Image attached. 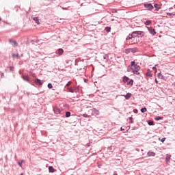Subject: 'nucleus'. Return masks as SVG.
I'll list each match as a JSON object with an SVG mask.
<instances>
[{"instance_id": "obj_23", "label": "nucleus", "mask_w": 175, "mask_h": 175, "mask_svg": "<svg viewBox=\"0 0 175 175\" xmlns=\"http://www.w3.org/2000/svg\"><path fill=\"white\" fill-rule=\"evenodd\" d=\"M162 118H163L157 116L155 118V120H156V121H159V120H162Z\"/></svg>"}, {"instance_id": "obj_21", "label": "nucleus", "mask_w": 175, "mask_h": 175, "mask_svg": "<svg viewBox=\"0 0 175 175\" xmlns=\"http://www.w3.org/2000/svg\"><path fill=\"white\" fill-rule=\"evenodd\" d=\"M105 31H106L107 32H110L111 28H110V27H105Z\"/></svg>"}, {"instance_id": "obj_44", "label": "nucleus", "mask_w": 175, "mask_h": 175, "mask_svg": "<svg viewBox=\"0 0 175 175\" xmlns=\"http://www.w3.org/2000/svg\"><path fill=\"white\" fill-rule=\"evenodd\" d=\"M83 117H87V115H83Z\"/></svg>"}, {"instance_id": "obj_13", "label": "nucleus", "mask_w": 175, "mask_h": 175, "mask_svg": "<svg viewBox=\"0 0 175 175\" xmlns=\"http://www.w3.org/2000/svg\"><path fill=\"white\" fill-rule=\"evenodd\" d=\"M154 6L157 11H158V10H159V9H161V6L159 4H154Z\"/></svg>"}, {"instance_id": "obj_3", "label": "nucleus", "mask_w": 175, "mask_h": 175, "mask_svg": "<svg viewBox=\"0 0 175 175\" xmlns=\"http://www.w3.org/2000/svg\"><path fill=\"white\" fill-rule=\"evenodd\" d=\"M144 8L148 10H152V9H154V6L151 3L144 4Z\"/></svg>"}, {"instance_id": "obj_4", "label": "nucleus", "mask_w": 175, "mask_h": 175, "mask_svg": "<svg viewBox=\"0 0 175 175\" xmlns=\"http://www.w3.org/2000/svg\"><path fill=\"white\" fill-rule=\"evenodd\" d=\"M148 29L151 35H156L157 32H155V29L152 27H148Z\"/></svg>"}, {"instance_id": "obj_42", "label": "nucleus", "mask_w": 175, "mask_h": 175, "mask_svg": "<svg viewBox=\"0 0 175 175\" xmlns=\"http://www.w3.org/2000/svg\"><path fill=\"white\" fill-rule=\"evenodd\" d=\"M113 175H118L117 173H114Z\"/></svg>"}, {"instance_id": "obj_2", "label": "nucleus", "mask_w": 175, "mask_h": 175, "mask_svg": "<svg viewBox=\"0 0 175 175\" xmlns=\"http://www.w3.org/2000/svg\"><path fill=\"white\" fill-rule=\"evenodd\" d=\"M131 69L134 75H139V71L140 70V66L135 64V62H131Z\"/></svg>"}, {"instance_id": "obj_26", "label": "nucleus", "mask_w": 175, "mask_h": 175, "mask_svg": "<svg viewBox=\"0 0 175 175\" xmlns=\"http://www.w3.org/2000/svg\"><path fill=\"white\" fill-rule=\"evenodd\" d=\"M48 88H49V90H51V88H53V85L51 83H49Z\"/></svg>"}, {"instance_id": "obj_11", "label": "nucleus", "mask_w": 175, "mask_h": 175, "mask_svg": "<svg viewBox=\"0 0 175 175\" xmlns=\"http://www.w3.org/2000/svg\"><path fill=\"white\" fill-rule=\"evenodd\" d=\"M132 96L131 93H127L126 95L124 96L125 99H129Z\"/></svg>"}, {"instance_id": "obj_41", "label": "nucleus", "mask_w": 175, "mask_h": 175, "mask_svg": "<svg viewBox=\"0 0 175 175\" xmlns=\"http://www.w3.org/2000/svg\"><path fill=\"white\" fill-rule=\"evenodd\" d=\"M146 76H150V74L147 73V74H146Z\"/></svg>"}, {"instance_id": "obj_18", "label": "nucleus", "mask_w": 175, "mask_h": 175, "mask_svg": "<svg viewBox=\"0 0 175 175\" xmlns=\"http://www.w3.org/2000/svg\"><path fill=\"white\" fill-rule=\"evenodd\" d=\"M128 85H131V86H132V85H133V80H130L129 81V82L128 83Z\"/></svg>"}, {"instance_id": "obj_31", "label": "nucleus", "mask_w": 175, "mask_h": 175, "mask_svg": "<svg viewBox=\"0 0 175 175\" xmlns=\"http://www.w3.org/2000/svg\"><path fill=\"white\" fill-rule=\"evenodd\" d=\"M14 44V47L17 46V42L16 41H13Z\"/></svg>"}, {"instance_id": "obj_16", "label": "nucleus", "mask_w": 175, "mask_h": 175, "mask_svg": "<svg viewBox=\"0 0 175 175\" xmlns=\"http://www.w3.org/2000/svg\"><path fill=\"white\" fill-rule=\"evenodd\" d=\"M33 20L35 21V23H36V24L39 25L40 23H39V19L38 18V17H34L33 18Z\"/></svg>"}, {"instance_id": "obj_36", "label": "nucleus", "mask_w": 175, "mask_h": 175, "mask_svg": "<svg viewBox=\"0 0 175 175\" xmlns=\"http://www.w3.org/2000/svg\"><path fill=\"white\" fill-rule=\"evenodd\" d=\"M10 43H13V40H10Z\"/></svg>"}, {"instance_id": "obj_28", "label": "nucleus", "mask_w": 175, "mask_h": 175, "mask_svg": "<svg viewBox=\"0 0 175 175\" xmlns=\"http://www.w3.org/2000/svg\"><path fill=\"white\" fill-rule=\"evenodd\" d=\"M148 125H154V122H152V121H149V122H148Z\"/></svg>"}, {"instance_id": "obj_5", "label": "nucleus", "mask_w": 175, "mask_h": 175, "mask_svg": "<svg viewBox=\"0 0 175 175\" xmlns=\"http://www.w3.org/2000/svg\"><path fill=\"white\" fill-rule=\"evenodd\" d=\"M53 111L55 113V114H59V113H61V110L57 107L53 108Z\"/></svg>"}, {"instance_id": "obj_1", "label": "nucleus", "mask_w": 175, "mask_h": 175, "mask_svg": "<svg viewBox=\"0 0 175 175\" xmlns=\"http://www.w3.org/2000/svg\"><path fill=\"white\" fill-rule=\"evenodd\" d=\"M142 33H144L142 31H133L132 34H129L127 38H126V42L129 40H131V39H135L136 37L139 36V35H142Z\"/></svg>"}, {"instance_id": "obj_9", "label": "nucleus", "mask_w": 175, "mask_h": 175, "mask_svg": "<svg viewBox=\"0 0 175 175\" xmlns=\"http://www.w3.org/2000/svg\"><path fill=\"white\" fill-rule=\"evenodd\" d=\"M155 152H152V151H149L148 152V157H155Z\"/></svg>"}, {"instance_id": "obj_17", "label": "nucleus", "mask_w": 175, "mask_h": 175, "mask_svg": "<svg viewBox=\"0 0 175 175\" xmlns=\"http://www.w3.org/2000/svg\"><path fill=\"white\" fill-rule=\"evenodd\" d=\"M49 170L50 173H54L55 170L53 169V167L52 166H49Z\"/></svg>"}, {"instance_id": "obj_32", "label": "nucleus", "mask_w": 175, "mask_h": 175, "mask_svg": "<svg viewBox=\"0 0 175 175\" xmlns=\"http://www.w3.org/2000/svg\"><path fill=\"white\" fill-rule=\"evenodd\" d=\"M165 140H166V138H162L161 142H162V143H163V142H165Z\"/></svg>"}, {"instance_id": "obj_34", "label": "nucleus", "mask_w": 175, "mask_h": 175, "mask_svg": "<svg viewBox=\"0 0 175 175\" xmlns=\"http://www.w3.org/2000/svg\"><path fill=\"white\" fill-rule=\"evenodd\" d=\"M167 16H173V14H172V13H167Z\"/></svg>"}, {"instance_id": "obj_39", "label": "nucleus", "mask_w": 175, "mask_h": 175, "mask_svg": "<svg viewBox=\"0 0 175 175\" xmlns=\"http://www.w3.org/2000/svg\"><path fill=\"white\" fill-rule=\"evenodd\" d=\"M121 131H125V129H122V127H121Z\"/></svg>"}, {"instance_id": "obj_24", "label": "nucleus", "mask_w": 175, "mask_h": 175, "mask_svg": "<svg viewBox=\"0 0 175 175\" xmlns=\"http://www.w3.org/2000/svg\"><path fill=\"white\" fill-rule=\"evenodd\" d=\"M70 84H72V81H68V83L66 85V88H68L70 85Z\"/></svg>"}, {"instance_id": "obj_37", "label": "nucleus", "mask_w": 175, "mask_h": 175, "mask_svg": "<svg viewBox=\"0 0 175 175\" xmlns=\"http://www.w3.org/2000/svg\"><path fill=\"white\" fill-rule=\"evenodd\" d=\"M134 113H137V109H134Z\"/></svg>"}, {"instance_id": "obj_33", "label": "nucleus", "mask_w": 175, "mask_h": 175, "mask_svg": "<svg viewBox=\"0 0 175 175\" xmlns=\"http://www.w3.org/2000/svg\"><path fill=\"white\" fill-rule=\"evenodd\" d=\"M152 69H153V70H155V73H157V68L156 67H153Z\"/></svg>"}, {"instance_id": "obj_8", "label": "nucleus", "mask_w": 175, "mask_h": 175, "mask_svg": "<svg viewBox=\"0 0 175 175\" xmlns=\"http://www.w3.org/2000/svg\"><path fill=\"white\" fill-rule=\"evenodd\" d=\"M129 44H135L136 40H135V38L131 39L129 41H127Z\"/></svg>"}, {"instance_id": "obj_10", "label": "nucleus", "mask_w": 175, "mask_h": 175, "mask_svg": "<svg viewBox=\"0 0 175 175\" xmlns=\"http://www.w3.org/2000/svg\"><path fill=\"white\" fill-rule=\"evenodd\" d=\"M57 54H59V55H62V54H64V49H59L57 51Z\"/></svg>"}, {"instance_id": "obj_47", "label": "nucleus", "mask_w": 175, "mask_h": 175, "mask_svg": "<svg viewBox=\"0 0 175 175\" xmlns=\"http://www.w3.org/2000/svg\"><path fill=\"white\" fill-rule=\"evenodd\" d=\"M1 20H2V18H0V21H1Z\"/></svg>"}, {"instance_id": "obj_29", "label": "nucleus", "mask_w": 175, "mask_h": 175, "mask_svg": "<svg viewBox=\"0 0 175 175\" xmlns=\"http://www.w3.org/2000/svg\"><path fill=\"white\" fill-rule=\"evenodd\" d=\"M129 120H130L131 124H132V122H133V118L130 117V118H129Z\"/></svg>"}, {"instance_id": "obj_38", "label": "nucleus", "mask_w": 175, "mask_h": 175, "mask_svg": "<svg viewBox=\"0 0 175 175\" xmlns=\"http://www.w3.org/2000/svg\"><path fill=\"white\" fill-rule=\"evenodd\" d=\"M155 83L156 84H158V81L157 79H155Z\"/></svg>"}, {"instance_id": "obj_46", "label": "nucleus", "mask_w": 175, "mask_h": 175, "mask_svg": "<svg viewBox=\"0 0 175 175\" xmlns=\"http://www.w3.org/2000/svg\"><path fill=\"white\" fill-rule=\"evenodd\" d=\"M21 175H24V174L21 173Z\"/></svg>"}, {"instance_id": "obj_40", "label": "nucleus", "mask_w": 175, "mask_h": 175, "mask_svg": "<svg viewBox=\"0 0 175 175\" xmlns=\"http://www.w3.org/2000/svg\"><path fill=\"white\" fill-rule=\"evenodd\" d=\"M166 159H170V157H166Z\"/></svg>"}, {"instance_id": "obj_30", "label": "nucleus", "mask_w": 175, "mask_h": 175, "mask_svg": "<svg viewBox=\"0 0 175 175\" xmlns=\"http://www.w3.org/2000/svg\"><path fill=\"white\" fill-rule=\"evenodd\" d=\"M10 70H11V72H13V71L14 70V68L10 66Z\"/></svg>"}, {"instance_id": "obj_43", "label": "nucleus", "mask_w": 175, "mask_h": 175, "mask_svg": "<svg viewBox=\"0 0 175 175\" xmlns=\"http://www.w3.org/2000/svg\"><path fill=\"white\" fill-rule=\"evenodd\" d=\"M128 72H131V69H128Z\"/></svg>"}, {"instance_id": "obj_12", "label": "nucleus", "mask_w": 175, "mask_h": 175, "mask_svg": "<svg viewBox=\"0 0 175 175\" xmlns=\"http://www.w3.org/2000/svg\"><path fill=\"white\" fill-rule=\"evenodd\" d=\"M12 57H13V58H16L17 59H18V58H20V55H18V53H16V54L14 53V54H12Z\"/></svg>"}, {"instance_id": "obj_7", "label": "nucleus", "mask_w": 175, "mask_h": 175, "mask_svg": "<svg viewBox=\"0 0 175 175\" xmlns=\"http://www.w3.org/2000/svg\"><path fill=\"white\" fill-rule=\"evenodd\" d=\"M22 77L23 80L27 81V83H29V77H28V75H23Z\"/></svg>"}, {"instance_id": "obj_19", "label": "nucleus", "mask_w": 175, "mask_h": 175, "mask_svg": "<svg viewBox=\"0 0 175 175\" xmlns=\"http://www.w3.org/2000/svg\"><path fill=\"white\" fill-rule=\"evenodd\" d=\"M151 23H152L151 21H146V23H145V25H150Z\"/></svg>"}, {"instance_id": "obj_6", "label": "nucleus", "mask_w": 175, "mask_h": 175, "mask_svg": "<svg viewBox=\"0 0 175 175\" xmlns=\"http://www.w3.org/2000/svg\"><path fill=\"white\" fill-rule=\"evenodd\" d=\"M34 82L36 83V84L37 85H42V84H43V82H42V81L40 79H36L34 81Z\"/></svg>"}, {"instance_id": "obj_14", "label": "nucleus", "mask_w": 175, "mask_h": 175, "mask_svg": "<svg viewBox=\"0 0 175 175\" xmlns=\"http://www.w3.org/2000/svg\"><path fill=\"white\" fill-rule=\"evenodd\" d=\"M131 53H136L137 51V48H131L130 49Z\"/></svg>"}, {"instance_id": "obj_25", "label": "nucleus", "mask_w": 175, "mask_h": 175, "mask_svg": "<svg viewBox=\"0 0 175 175\" xmlns=\"http://www.w3.org/2000/svg\"><path fill=\"white\" fill-rule=\"evenodd\" d=\"M66 117H70V112H69V111H67L66 113Z\"/></svg>"}, {"instance_id": "obj_27", "label": "nucleus", "mask_w": 175, "mask_h": 175, "mask_svg": "<svg viewBox=\"0 0 175 175\" xmlns=\"http://www.w3.org/2000/svg\"><path fill=\"white\" fill-rule=\"evenodd\" d=\"M125 53H126V54H129V53H131V49H126V50H125Z\"/></svg>"}, {"instance_id": "obj_15", "label": "nucleus", "mask_w": 175, "mask_h": 175, "mask_svg": "<svg viewBox=\"0 0 175 175\" xmlns=\"http://www.w3.org/2000/svg\"><path fill=\"white\" fill-rule=\"evenodd\" d=\"M129 81V77H123V82L124 83H127V81Z\"/></svg>"}, {"instance_id": "obj_35", "label": "nucleus", "mask_w": 175, "mask_h": 175, "mask_svg": "<svg viewBox=\"0 0 175 175\" xmlns=\"http://www.w3.org/2000/svg\"><path fill=\"white\" fill-rule=\"evenodd\" d=\"M18 163L19 166L21 167L22 163L21 162H18Z\"/></svg>"}, {"instance_id": "obj_22", "label": "nucleus", "mask_w": 175, "mask_h": 175, "mask_svg": "<svg viewBox=\"0 0 175 175\" xmlns=\"http://www.w3.org/2000/svg\"><path fill=\"white\" fill-rule=\"evenodd\" d=\"M69 92H71L72 94H73L75 92L73 91V88H68Z\"/></svg>"}, {"instance_id": "obj_45", "label": "nucleus", "mask_w": 175, "mask_h": 175, "mask_svg": "<svg viewBox=\"0 0 175 175\" xmlns=\"http://www.w3.org/2000/svg\"><path fill=\"white\" fill-rule=\"evenodd\" d=\"M158 77H161V75H159Z\"/></svg>"}, {"instance_id": "obj_20", "label": "nucleus", "mask_w": 175, "mask_h": 175, "mask_svg": "<svg viewBox=\"0 0 175 175\" xmlns=\"http://www.w3.org/2000/svg\"><path fill=\"white\" fill-rule=\"evenodd\" d=\"M141 111L142 113H146V111H147V108L144 107L141 109Z\"/></svg>"}]
</instances>
